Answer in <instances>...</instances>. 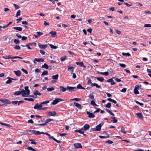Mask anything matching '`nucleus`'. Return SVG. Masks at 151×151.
Wrapping results in <instances>:
<instances>
[{
    "instance_id": "obj_39",
    "label": "nucleus",
    "mask_w": 151,
    "mask_h": 151,
    "mask_svg": "<svg viewBox=\"0 0 151 151\" xmlns=\"http://www.w3.org/2000/svg\"><path fill=\"white\" fill-rule=\"evenodd\" d=\"M111 103H108L105 106V107L106 108H110L111 107Z\"/></svg>"
},
{
    "instance_id": "obj_26",
    "label": "nucleus",
    "mask_w": 151,
    "mask_h": 151,
    "mask_svg": "<svg viewBox=\"0 0 151 151\" xmlns=\"http://www.w3.org/2000/svg\"><path fill=\"white\" fill-rule=\"evenodd\" d=\"M77 88L80 89H85V88L83 87L80 84H78L77 86Z\"/></svg>"
},
{
    "instance_id": "obj_28",
    "label": "nucleus",
    "mask_w": 151,
    "mask_h": 151,
    "mask_svg": "<svg viewBox=\"0 0 151 151\" xmlns=\"http://www.w3.org/2000/svg\"><path fill=\"white\" fill-rule=\"evenodd\" d=\"M111 118L112 119V120L111 121V122L113 123H116L117 122V120L115 119V118L114 117H112Z\"/></svg>"
},
{
    "instance_id": "obj_33",
    "label": "nucleus",
    "mask_w": 151,
    "mask_h": 151,
    "mask_svg": "<svg viewBox=\"0 0 151 151\" xmlns=\"http://www.w3.org/2000/svg\"><path fill=\"white\" fill-rule=\"evenodd\" d=\"M47 89L48 91H50L54 90H55V88L53 87H52L50 88H48Z\"/></svg>"
},
{
    "instance_id": "obj_40",
    "label": "nucleus",
    "mask_w": 151,
    "mask_h": 151,
    "mask_svg": "<svg viewBox=\"0 0 151 151\" xmlns=\"http://www.w3.org/2000/svg\"><path fill=\"white\" fill-rule=\"evenodd\" d=\"M91 104L92 106H97V105L95 104V101L93 100L91 101Z\"/></svg>"
},
{
    "instance_id": "obj_49",
    "label": "nucleus",
    "mask_w": 151,
    "mask_h": 151,
    "mask_svg": "<svg viewBox=\"0 0 151 151\" xmlns=\"http://www.w3.org/2000/svg\"><path fill=\"white\" fill-rule=\"evenodd\" d=\"M49 102V101H45L44 102L41 103V104L42 105H43V104H47Z\"/></svg>"
},
{
    "instance_id": "obj_58",
    "label": "nucleus",
    "mask_w": 151,
    "mask_h": 151,
    "mask_svg": "<svg viewBox=\"0 0 151 151\" xmlns=\"http://www.w3.org/2000/svg\"><path fill=\"white\" fill-rule=\"evenodd\" d=\"M106 143L109 144H111L113 143V142L111 140H108L106 141Z\"/></svg>"
},
{
    "instance_id": "obj_48",
    "label": "nucleus",
    "mask_w": 151,
    "mask_h": 151,
    "mask_svg": "<svg viewBox=\"0 0 151 151\" xmlns=\"http://www.w3.org/2000/svg\"><path fill=\"white\" fill-rule=\"evenodd\" d=\"M14 42L16 44H17L19 43V40L16 39H15L14 40Z\"/></svg>"
},
{
    "instance_id": "obj_34",
    "label": "nucleus",
    "mask_w": 151,
    "mask_h": 151,
    "mask_svg": "<svg viewBox=\"0 0 151 151\" xmlns=\"http://www.w3.org/2000/svg\"><path fill=\"white\" fill-rule=\"evenodd\" d=\"M96 78L98 80L101 82L103 81L104 80V78L103 77H98Z\"/></svg>"
},
{
    "instance_id": "obj_12",
    "label": "nucleus",
    "mask_w": 151,
    "mask_h": 151,
    "mask_svg": "<svg viewBox=\"0 0 151 151\" xmlns=\"http://www.w3.org/2000/svg\"><path fill=\"white\" fill-rule=\"evenodd\" d=\"M0 101L4 104H10L11 103L10 101L7 99H1L0 100Z\"/></svg>"
},
{
    "instance_id": "obj_2",
    "label": "nucleus",
    "mask_w": 151,
    "mask_h": 151,
    "mask_svg": "<svg viewBox=\"0 0 151 151\" xmlns=\"http://www.w3.org/2000/svg\"><path fill=\"white\" fill-rule=\"evenodd\" d=\"M104 124L103 123H101L96 126L95 128L91 129L93 131H100L101 129L102 126Z\"/></svg>"
},
{
    "instance_id": "obj_42",
    "label": "nucleus",
    "mask_w": 151,
    "mask_h": 151,
    "mask_svg": "<svg viewBox=\"0 0 151 151\" xmlns=\"http://www.w3.org/2000/svg\"><path fill=\"white\" fill-rule=\"evenodd\" d=\"M14 48L16 50H19L20 49V47L19 45H17L14 47Z\"/></svg>"
},
{
    "instance_id": "obj_43",
    "label": "nucleus",
    "mask_w": 151,
    "mask_h": 151,
    "mask_svg": "<svg viewBox=\"0 0 151 151\" xmlns=\"http://www.w3.org/2000/svg\"><path fill=\"white\" fill-rule=\"evenodd\" d=\"M50 33L52 35V36H53L56 34V32H55L53 31H51L50 32Z\"/></svg>"
},
{
    "instance_id": "obj_57",
    "label": "nucleus",
    "mask_w": 151,
    "mask_h": 151,
    "mask_svg": "<svg viewBox=\"0 0 151 151\" xmlns=\"http://www.w3.org/2000/svg\"><path fill=\"white\" fill-rule=\"evenodd\" d=\"M66 59V56H64L63 57H61V60L62 61H63L65 60Z\"/></svg>"
},
{
    "instance_id": "obj_52",
    "label": "nucleus",
    "mask_w": 151,
    "mask_h": 151,
    "mask_svg": "<svg viewBox=\"0 0 151 151\" xmlns=\"http://www.w3.org/2000/svg\"><path fill=\"white\" fill-rule=\"evenodd\" d=\"M127 89L126 88H124L120 90V91L122 92L125 93Z\"/></svg>"
},
{
    "instance_id": "obj_17",
    "label": "nucleus",
    "mask_w": 151,
    "mask_h": 151,
    "mask_svg": "<svg viewBox=\"0 0 151 151\" xmlns=\"http://www.w3.org/2000/svg\"><path fill=\"white\" fill-rule=\"evenodd\" d=\"M33 94L35 96H40L41 93H40L38 90H35L33 92Z\"/></svg>"
},
{
    "instance_id": "obj_24",
    "label": "nucleus",
    "mask_w": 151,
    "mask_h": 151,
    "mask_svg": "<svg viewBox=\"0 0 151 151\" xmlns=\"http://www.w3.org/2000/svg\"><path fill=\"white\" fill-rule=\"evenodd\" d=\"M59 76L58 74H56L55 75L53 76H52V78L54 80H57Z\"/></svg>"
},
{
    "instance_id": "obj_54",
    "label": "nucleus",
    "mask_w": 151,
    "mask_h": 151,
    "mask_svg": "<svg viewBox=\"0 0 151 151\" xmlns=\"http://www.w3.org/2000/svg\"><path fill=\"white\" fill-rule=\"evenodd\" d=\"M119 65V66L122 68H124L126 67L125 65L124 64L120 63Z\"/></svg>"
},
{
    "instance_id": "obj_46",
    "label": "nucleus",
    "mask_w": 151,
    "mask_h": 151,
    "mask_svg": "<svg viewBox=\"0 0 151 151\" xmlns=\"http://www.w3.org/2000/svg\"><path fill=\"white\" fill-rule=\"evenodd\" d=\"M141 86L140 85H137L135 86L134 88L138 90L139 89V88H140Z\"/></svg>"
},
{
    "instance_id": "obj_29",
    "label": "nucleus",
    "mask_w": 151,
    "mask_h": 151,
    "mask_svg": "<svg viewBox=\"0 0 151 151\" xmlns=\"http://www.w3.org/2000/svg\"><path fill=\"white\" fill-rule=\"evenodd\" d=\"M53 119H47L45 123H46V125L49 122H51L52 121H53Z\"/></svg>"
},
{
    "instance_id": "obj_53",
    "label": "nucleus",
    "mask_w": 151,
    "mask_h": 151,
    "mask_svg": "<svg viewBox=\"0 0 151 151\" xmlns=\"http://www.w3.org/2000/svg\"><path fill=\"white\" fill-rule=\"evenodd\" d=\"M145 27H151V24H145L144 26Z\"/></svg>"
},
{
    "instance_id": "obj_37",
    "label": "nucleus",
    "mask_w": 151,
    "mask_h": 151,
    "mask_svg": "<svg viewBox=\"0 0 151 151\" xmlns=\"http://www.w3.org/2000/svg\"><path fill=\"white\" fill-rule=\"evenodd\" d=\"M5 59H12V57H11L10 55H9L8 56H5L3 57Z\"/></svg>"
},
{
    "instance_id": "obj_5",
    "label": "nucleus",
    "mask_w": 151,
    "mask_h": 151,
    "mask_svg": "<svg viewBox=\"0 0 151 151\" xmlns=\"http://www.w3.org/2000/svg\"><path fill=\"white\" fill-rule=\"evenodd\" d=\"M90 127V125L88 124H85L83 127L82 128L83 129V131H86Z\"/></svg>"
},
{
    "instance_id": "obj_55",
    "label": "nucleus",
    "mask_w": 151,
    "mask_h": 151,
    "mask_svg": "<svg viewBox=\"0 0 151 151\" xmlns=\"http://www.w3.org/2000/svg\"><path fill=\"white\" fill-rule=\"evenodd\" d=\"M46 125V123H43V124H36V126H43Z\"/></svg>"
},
{
    "instance_id": "obj_7",
    "label": "nucleus",
    "mask_w": 151,
    "mask_h": 151,
    "mask_svg": "<svg viewBox=\"0 0 151 151\" xmlns=\"http://www.w3.org/2000/svg\"><path fill=\"white\" fill-rule=\"evenodd\" d=\"M56 114V112L55 111L48 112L47 115L49 116H54Z\"/></svg>"
},
{
    "instance_id": "obj_27",
    "label": "nucleus",
    "mask_w": 151,
    "mask_h": 151,
    "mask_svg": "<svg viewBox=\"0 0 151 151\" xmlns=\"http://www.w3.org/2000/svg\"><path fill=\"white\" fill-rule=\"evenodd\" d=\"M24 100L26 101H34V99L31 98H24Z\"/></svg>"
},
{
    "instance_id": "obj_64",
    "label": "nucleus",
    "mask_w": 151,
    "mask_h": 151,
    "mask_svg": "<svg viewBox=\"0 0 151 151\" xmlns=\"http://www.w3.org/2000/svg\"><path fill=\"white\" fill-rule=\"evenodd\" d=\"M27 38L26 37L23 36L22 37V40H25L27 39Z\"/></svg>"
},
{
    "instance_id": "obj_4",
    "label": "nucleus",
    "mask_w": 151,
    "mask_h": 151,
    "mask_svg": "<svg viewBox=\"0 0 151 151\" xmlns=\"http://www.w3.org/2000/svg\"><path fill=\"white\" fill-rule=\"evenodd\" d=\"M64 100L60 98H57L54 100L53 102L52 103V105H55L57 104L59 102L61 101H63Z\"/></svg>"
},
{
    "instance_id": "obj_19",
    "label": "nucleus",
    "mask_w": 151,
    "mask_h": 151,
    "mask_svg": "<svg viewBox=\"0 0 151 151\" xmlns=\"http://www.w3.org/2000/svg\"><path fill=\"white\" fill-rule=\"evenodd\" d=\"M13 28L19 31H21L22 30V28L20 27H14Z\"/></svg>"
},
{
    "instance_id": "obj_45",
    "label": "nucleus",
    "mask_w": 151,
    "mask_h": 151,
    "mask_svg": "<svg viewBox=\"0 0 151 151\" xmlns=\"http://www.w3.org/2000/svg\"><path fill=\"white\" fill-rule=\"evenodd\" d=\"M88 97L89 99H93L94 98V96L92 94H90L89 95Z\"/></svg>"
},
{
    "instance_id": "obj_61",
    "label": "nucleus",
    "mask_w": 151,
    "mask_h": 151,
    "mask_svg": "<svg viewBox=\"0 0 151 151\" xmlns=\"http://www.w3.org/2000/svg\"><path fill=\"white\" fill-rule=\"evenodd\" d=\"M14 6L15 9H19V8L18 6L17 5H16L15 4H14Z\"/></svg>"
},
{
    "instance_id": "obj_47",
    "label": "nucleus",
    "mask_w": 151,
    "mask_h": 151,
    "mask_svg": "<svg viewBox=\"0 0 151 151\" xmlns=\"http://www.w3.org/2000/svg\"><path fill=\"white\" fill-rule=\"evenodd\" d=\"M135 102L137 104H139L142 106L144 105V104L143 103H140L137 101H135Z\"/></svg>"
},
{
    "instance_id": "obj_9",
    "label": "nucleus",
    "mask_w": 151,
    "mask_h": 151,
    "mask_svg": "<svg viewBox=\"0 0 151 151\" xmlns=\"http://www.w3.org/2000/svg\"><path fill=\"white\" fill-rule=\"evenodd\" d=\"M38 45L39 47L41 49H45L47 46L46 45H42L40 43H38Z\"/></svg>"
},
{
    "instance_id": "obj_6",
    "label": "nucleus",
    "mask_w": 151,
    "mask_h": 151,
    "mask_svg": "<svg viewBox=\"0 0 151 151\" xmlns=\"http://www.w3.org/2000/svg\"><path fill=\"white\" fill-rule=\"evenodd\" d=\"M7 78L8 79V80L6 82V84H9L12 82V81L13 80V78H11L9 77H8Z\"/></svg>"
},
{
    "instance_id": "obj_20",
    "label": "nucleus",
    "mask_w": 151,
    "mask_h": 151,
    "mask_svg": "<svg viewBox=\"0 0 151 151\" xmlns=\"http://www.w3.org/2000/svg\"><path fill=\"white\" fill-rule=\"evenodd\" d=\"M75 131L76 132H78L81 134H83L84 133V131L83 130V129L81 128L80 130H75Z\"/></svg>"
},
{
    "instance_id": "obj_32",
    "label": "nucleus",
    "mask_w": 151,
    "mask_h": 151,
    "mask_svg": "<svg viewBox=\"0 0 151 151\" xmlns=\"http://www.w3.org/2000/svg\"><path fill=\"white\" fill-rule=\"evenodd\" d=\"M21 94H22L21 91H15L14 93V94L15 95H19Z\"/></svg>"
},
{
    "instance_id": "obj_25",
    "label": "nucleus",
    "mask_w": 151,
    "mask_h": 151,
    "mask_svg": "<svg viewBox=\"0 0 151 151\" xmlns=\"http://www.w3.org/2000/svg\"><path fill=\"white\" fill-rule=\"evenodd\" d=\"M136 115L137 116L141 119H143V115L142 114L140 113H137L136 114Z\"/></svg>"
},
{
    "instance_id": "obj_56",
    "label": "nucleus",
    "mask_w": 151,
    "mask_h": 151,
    "mask_svg": "<svg viewBox=\"0 0 151 151\" xmlns=\"http://www.w3.org/2000/svg\"><path fill=\"white\" fill-rule=\"evenodd\" d=\"M24 101H18V105L19 106L20 104L23 103Z\"/></svg>"
},
{
    "instance_id": "obj_15",
    "label": "nucleus",
    "mask_w": 151,
    "mask_h": 151,
    "mask_svg": "<svg viewBox=\"0 0 151 151\" xmlns=\"http://www.w3.org/2000/svg\"><path fill=\"white\" fill-rule=\"evenodd\" d=\"M74 105H75L76 107H77L79 109H81V105L78 104L76 102H74L73 103Z\"/></svg>"
},
{
    "instance_id": "obj_22",
    "label": "nucleus",
    "mask_w": 151,
    "mask_h": 151,
    "mask_svg": "<svg viewBox=\"0 0 151 151\" xmlns=\"http://www.w3.org/2000/svg\"><path fill=\"white\" fill-rule=\"evenodd\" d=\"M35 60L36 61L38 62H43L44 61V59L42 58H35Z\"/></svg>"
},
{
    "instance_id": "obj_3",
    "label": "nucleus",
    "mask_w": 151,
    "mask_h": 151,
    "mask_svg": "<svg viewBox=\"0 0 151 151\" xmlns=\"http://www.w3.org/2000/svg\"><path fill=\"white\" fill-rule=\"evenodd\" d=\"M43 106L41 104L39 105V104L37 103L34 107V109H37V111H39L41 110V107Z\"/></svg>"
},
{
    "instance_id": "obj_11",
    "label": "nucleus",
    "mask_w": 151,
    "mask_h": 151,
    "mask_svg": "<svg viewBox=\"0 0 151 151\" xmlns=\"http://www.w3.org/2000/svg\"><path fill=\"white\" fill-rule=\"evenodd\" d=\"M76 88L75 87H70L69 86H67V90L69 91H72L74 89Z\"/></svg>"
},
{
    "instance_id": "obj_35",
    "label": "nucleus",
    "mask_w": 151,
    "mask_h": 151,
    "mask_svg": "<svg viewBox=\"0 0 151 151\" xmlns=\"http://www.w3.org/2000/svg\"><path fill=\"white\" fill-rule=\"evenodd\" d=\"M48 72L47 70L44 71L42 74L41 76H43L44 75H47L48 74Z\"/></svg>"
},
{
    "instance_id": "obj_13",
    "label": "nucleus",
    "mask_w": 151,
    "mask_h": 151,
    "mask_svg": "<svg viewBox=\"0 0 151 151\" xmlns=\"http://www.w3.org/2000/svg\"><path fill=\"white\" fill-rule=\"evenodd\" d=\"M14 72L17 76L18 77H19L20 76L21 74V72L20 70H18L17 71H14Z\"/></svg>"
},
{
    "instance_id": "obj_1",
    "label": "nucleus",
    "mask_w": 151,
    "mask_h": 151,
    "mask_svg": "<svg viewBox=\"0 0 151 151\" xmlns=\"http://www.w3.org/2000/svg\"><path fill=\"white\" fill-rule=\"evenodd\" d=\"M28 88V87L27 86L25 87L24 90L23 89L22 90V95L23 97H27L28 96V95L29 94L30 91L29 89Z\"/></svg>"
},
{
    "instance_id": "obj_41",
    "label": "nucleus",
    "mask_w": 151,
    "mask_h": 151,
    "mask_svg": "<svg viewBox=\"0 0 151 151\" xmlns=\"http://www.w3.org/2000/svg\"><path fill=\"white\" fill-rule=\"evenodd\" d=\"M20 11L19 10L17 11V13L15 17H17L18 16H20Z\"/></svg>"
},
{
    "instance_id": "obj_50",
    "label": "nucleus",
    "mask_w": 151,
    "mask_h": 151,
    "mask_svg": "<svg viewBox=\"0 0 151 151\" xmlns=\"http://www.w3.org/2000/svg\"><path fill=\"white\" fill-rule=\"evenodd\" d=\"M134 92L136 94H138L139 93V92L138 91V90L135 88L134 90Z\"/></svg>"
},
{
    "instance_id": "obj_10",
    "label": "nucleus",
    "mask_w": 151,
    "mask_h": 151,
    "mask_svg": "<svg viewBox=\"0 0 151 151\" xmlns=\"http://www.w3.org/2000/svg\"><path fill=\"white\" fill-rule=\"evenodd\" d=\"M37 35H36L35 34L34 35V36L36 38L38 39L40 36L43 35V33L42 32H37Z\"/></svg>"
},
{
    "instance_id": "obj_59",
    "label": "nucleus",
    "mask_w": 151,
    "mask_h": 151,
    "mask_svg": "<svg viewBox=\"0 0 151 151\" xmlns=\"http://www.w3.org/2000/svg\"><path fill=\"white\" fill-rule=\"evenodd\" d=\"M27 44L25 45L29 49H32L31 47L29 46V44Z\"/></svg>"
},
{
    "instance_id": "obj_60",
    "label": "nucleus",
    "mask_w": 151,
    "mask_h": 151,
    "mask_svg": "<svg viewBox=\"0 0 151 151\" xmlns=\"http://www.w3.org/2000/svg\"><path fill=\"white\" fill-rule=\"evenodd\" d=\"M116 32L119 35H120L121 33V32L117 29H115Z\"/></svg>"
},
{
    "instance_id": "obj_63",
    "label": "nucleus",
    "mask_w": 151,
    "mask_h": 151,
    "mask_svg": "<svg viewBox=\"0 0 151 151\" xmlns=\"http://www.w3.org/2000/svg\"><path fill=\"white\" fill-rule=\"evenodd\" d=\"M48 136V137L50 139H52L53 140H54V139L55 138H54L52 136H51L49 134L48 135H47Z\"/></svg>"
},
{
    "instance_id": "obj_44",
    "label": "nucleus",
    "mask_w": 151,
    "mask_h": 151,
    "mask_svg": "<svg viewBox=\"0 0 151 151\" xmlns=\"http://www.w3.org/2000/svg\"><path fill=\"white\" fill-rule=\"evenodd\" d=\"M121 131L124 134L126 133V132L125 131L124 128L123 127H122L121 128Z\"/></svg>"
},
{
    "instance_id": "obj_21",
    "label": "nucleus",
    "mask_w": 151,
    "mask_h": 151,
    "mask_svg": "<svg viewBox=\"0 0 151 151\" xmlns=\"http://www.w3.org/2000/svg\"><path fill=\"white\" fill-rule=\"evenodd\" d=\"M91 87L95 86L96 88H101V86H99L96 83H92L91 84Z\"/></svg>"
},
{
    "instance_id": "obj_31",
    "label": "nucleus",
    "mask_w": 151,
    "mask_h": 151,
    "mask_svg": "<svg viewBox=\"0 0 151 151\" xmlns=\"http://www.w3.org/2000/svg\"><path fill=\"white\" fill-rule=\"evenodd\" d=\"M76 63L77 65H79L81 67H82L83 66V63L82 62H76Z\"/></svg>"
},
{
    "instance_id": "obj_30",
    "label": "nucleus",
    "mask_w": 151,
    "mask_h": 151,
    "mask_svg": "<svg viewBox=\"0 0 151 151\" xmlns=\"http://www.w3.org/2000/svg\"><path fill=\"white\" fill-rule=\"evenodd\" d=\"M122 54L123 56H131V55L129 52H127V53L122 52Z\"/></svg>"
},
{
    "instance_id": "obj_14",
    "label": "nucleus",
    "mask_w": 151,
    "mask_h": 151,
    "mask_svg": "<svg viewBox=\"0 0 151 151\" xmlns=\"http://www.w3.org/2000/svg\"><path fill=\"white\" fill-rule=\"evenodd\" d=\"M74 146L75 147L77 148H81L82 147V146L81 144L79 143H77L75 144H74Z\"/></svg>"
},
{
    "instance_id": "obj_38",
    "label": "nucleus",
    "mask_w": 151,
    "mask_h": 151,
    "mask_svg": "<svg viewBox=\"0 0 151 151\" xmlns=\"http://www.w3.org/2000/svg\"><path fill=\"white\" fill-rule=\"evenodd\" d=\"M50 45L51 48L54 49H56L57 48V47L56 46H54L52 44H50Z\"/></svg>"
},
{
    "instance_id": "obj_23",
    "label": "nucleus",
    "mask_w": 151,
    "mask_h": 151,
    "mask_svg": "<svg viewBox=\"0 0 151 151\" xmlns=\"http://www.w3.org/2000/svg\"><path fill=\"white\" fill-rule=\"evenodd\" d=\"M41 68H45L46 69H47L49 68V66L46 63H45L44 65L42 66Z\"/></svg>"
},
{
    "instance_id": "obj_16",
    "label": "nucleus",
    "mask_w": 151,
    "mask_h": 151,
    "mask_svg": "<svg viewBox=\"0 0 151 151\" xmlns=\"http://www.w3.org/2000/svg\"><path fill=\"white\" fill-rule=\"evenodd\" d=\"M59 88L61 92H64L67 90V88H65L63 86H60Z\"/></svg>"
},
{
    "instance_id": "obj_8",
    "label": "nucleus",
    "mask_w": 151,
    "mask_h": 151,
    "mask_svg": "<svg viewBox=\"0 0 151 151\" xmlns=\"http://www.w3.org/2000/svg\"><path fill=\"white\" fill-rule=\"evenodd\" d=\"M86 114L88 115V116L89 118H93L95 117L94 115L92 113H90L88 111H87Z\"/></svg>"
},
{
    "instance_id": "obj_51",
    "label": "nucleus",
    "mask_w": 151,
    "mask_h": 151,
    "mask_svg": "<svg viewBox=\"0 0 151 151\" xmlns=\"http://www.w3.org/2000/svg\"><path fill=\"white\" fill-rule=\"evenodd\" d=\"M81 99L79 98H75L73 99H72L71 100L72 101H80Z\"/></svg>"
},
{
    "instance_id": "obj_18",
    "label": "nucleus",
    "mask_w": 151,
    "mask_h": 151,
    "mask_svg": "<svg viewBox=\"0 0 151 151\" xmlns=\"http://www.w3.org/2000/svg\"><path fill=\"white\" fill-rule=\"evenodd\" d=\"M107 81L108 82L110 83L111 85H113L115 84V83L112 79H109L107 80Z\"/></svg>"
},
{
    "instance_id": "obj_62",
    "label": "nucleus",
    "mask_w": 151,
    "mask_h": 151,
    "mask_svg": "<svg viewBox=\"0 0 151 151\" xmlns=\"http://www.w3.org/2000/svg\"><path fill=\"white\" fill-rule=\"evenodd\" d=\"M12 103L13 104L15 105L18 104V101H13L12 102Z\"/></svg>"
},
{
    "instance_id": "obj_36",
    "label": "nucleus",
    "mask_w": 151,
    "mask_h": 151,
    "mask_svg": "<svg viewBox=\"0 0 151 151\" xmlns=\"http://www.w3.org/2000/svg\"><path fill=\"white\" fill-rule=\"evenodd\" d=\"M35 135H40V132L38 131L34 130L33 134Z\"/></svg>"
}]
</instances>
